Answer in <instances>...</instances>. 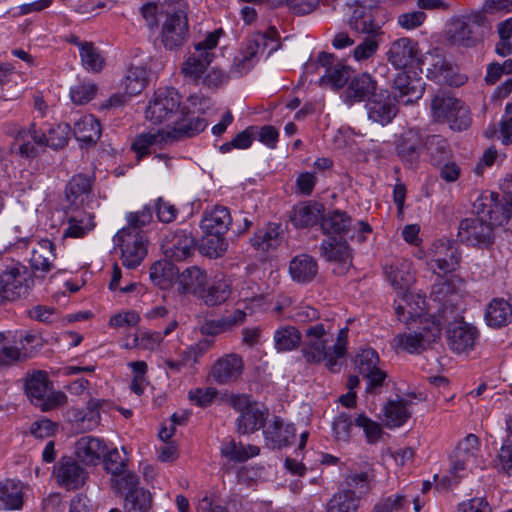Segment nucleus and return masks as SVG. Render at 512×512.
<instances>
[{
	"mask_svg": "<svg viewBox=\"0 0 512 512\" xmlns=\"http://www.w3.org/2000/svg\"><path fill=\"white\" fill-rule=\"evenodd\" d=\"M112 487L117 493L131 492L137 488L139 483L138 476L133 472H127L126 469L119 474H111Z\"/></svg>",
	"mask_w": 512,
	"mask_h": 512,
	"instance_id": "e2e57ef3",
	"label": "nucleus"
},
{
	"mask_svg": "<svg viewBox=\"0 0 512 512\" xmlns=\"http://www.w3.org/2000/svg\"><path fill=\"white\" fill-rule=\"evenodd\" d=\"M221 456L233 462H245L248 460L245 445L237 443L233 438H227L221 443Z\"/></svg>",
	"mask_w": 512,
	"mask_h": 512,
	"instance_id": "680f3d73",
	"label": "nucleus"
},
{
	"mask_svg": "<svg viewBox=\"0 0 512 512\" xmlns=\"http://www.w3.org/2000/svg\"><path fill=\"white\" fill-rule=\"evenodd\" d=\"M232 223V217L227 207L216 205L203 213L200 227L204 233L225 235Z\"/></svg>",
	"mask_w": 512,
	"mask_h": 512,
	"instance_id": "bb28decb",
	"label": "nucleus"
},
{
	"mask_svg": "<svg viewBox=\"0 0 512 512\" xmlns=\"http://www.w3.org/2000/svg\"><path fill=\"white\" fill-rule=\"evenodd\" d=\"M228 243L224 235L204 233L198 245L199 252L209 258H219L227 250Z\"/></svg>",
	"mask_w": 512,
	"mask_h": 512,
	"instance_id": "603ef678",
	"label": "nucleus"
},
{
	"mask_svg": "<svg viewBox=\"0 0 512 512\" xmlns=\"http://www.w3.org/2000/svg\"><path fill=\"white\" fill-rule=\"evenodd\" d=\"M418 69L425 71L426 77L441 85L460 87L465 84L468 77L457 72V67L451 64L437 50L422 55Z\"/></svg>",
	"mask_w": 512,
	"mask_h": 512,
	"instance_id": "0eeeda50",
	"label": "nucleus"
},
{
	"mask_svg": "<svg viewBox=\"0 0 512 512\" xmlns=\"http://www.w3.org/2000/svg\"><path fill=\"white\" fill-rule=\"evenodd\" d=\"M231 291L232 281L230 278L225 276L215 277L207 288L204 286L199 298L207 306H218L230 297Z\"/></svg>",
	"mask_w": 512,
	"mask_h": 512,
	"instance_id": "2f4dec72",
	"label": "nucleus"
},
{
	"mask_svg": "<svg viewBox=\"0 0 512 512\" xmlns=\"http://www.w3.org/2000/svg\"><path fill=\"white\" fill-rule=\"evenodd\" d=\"M422 55L418 42L408 37H402L393 41L387 51V59L396 69L408 67L418 69Z\"/></svg>",
	"mask_w": 512,
	"mask_h": 512,
	"instance_id": "2eb2a0df",
	"label": "nucleus"
},
{
	"mask_svg": "<svg viewBox=\"0 0 512 512\" xmlns=\"http://www.w3.org/2000/svg\"><path fill=\"white\" fill-rule=\"evenodd\" d=\"M383 414L385 425L388 428H392L404 425L412 413L409 409V402L402 398H397L387 401L383 408Z\"/></svg>",
	"mask_w": 512,
	"mask_h": 512,
	"instance_id": "a19ab883",
	"label": "nucleus"
},
{
	"mask_svg": "<svg viewBox=\"0 0 512 512\" xmlns=\"http://www.w3.org/2000/svg\"><path fill=\"white\" fill-rule=\"evenodd\" d=\"M180 109V95L174 88H161L146 109V119L153 124L172 120Z\"/></svg>",
	"mask_w": 512,
	"mask_h": 512,
	"instance_id": "9d476101",
	"label": "nucleus"
},
{
	"mask_svg": "<svg viewBox=\"0 0 512 512\" xmlns=\"http://www.w3.org/2000/svg\"><path fill=\"white\" fill-rule=\"evenodd\" d=\"M23 382L27 398L41 411H50L67 403L66 394L53 389V384L45 371H28Z\"/></svg>",
	"mask_w": 512,
	"mask_h": 512,
	"instance_id": "7ed1b4c3",
	"label": "nucleus"
},
{
	"mask_svg": "<svg viewBox=\"0 0 512 512\" xmlns=\"http://www.w3.org/2000/svg\"><path fill=\"white\" fill-rule=\"evenodd\" d=\"M70 125L67 123L57 124L48 130V133L40 132V137L44 138L43 147L49 146L53 149L63 148L69 139Z\"/></svg>",
	"mask_w": 512,
	"mask_h": 512,
	"instance_id": "5fc2aeb1",
	"label": "nucleus"
},
{
	"mask_svg": "<svg viewBox=\"0 0 512 512\" xmlns=\"http://www.w3.org/2000/svg\"><path fill=\"white\" fill-rule=\"evenodd\" d=\"M446 337L449 348L456 353H462L474 347L478 331L463 321H456L448 325Z\"/></svg>",
	"mask_w": 512,
	"mask_h": 512,
	"instance_id": "412c9836",
	"label": "nucleus"
},
{
	"mask_svg": "<svg viewBox=\"0 0 512 512\" xmlns=\"http://www.w3.org/2000/svg\"><path fill=\"white\" fill-rule=\"evenodd\" d=\"M441 122H446L452 130L463 131L471 125L468 106L461 102L455 111H451Z\"/></svg>",
	"mask_w": 512,
	"mask_h": 512,
	"instance_id": "052dcab7",
	"label": "nucleus"
},
{
	"mask_svg": "<svg viewBox=\"0 0 512 512\" xmlns=\"http://www.w3.org/2000/svg\"><path fill=\"white\" fill-rule=\"evenodd\" d=\"M395 153L403 166L416 170L421 161L424 149V136L416 129H408L395 139Z\"/></svg>",
	"mask_w": 512,
	"mask_h": 512,
	"instance_id": "f8f14e48",
	"label": "nucleus"
},
{
	"mask_svg": "<svg viewBox=\"0 0 512 512\" xmlns=\"http://www.w3.org/2000/svg\"><path fill=\"white\" fill-rule=\"evenodd\" d=\"M332 324L329 320L310 324L304 331L301 343V354L308 364H318L326 361L330 370L338 364L331 353L328 344L332 341Z\"/></svg>",
	"mask_w": 512,
	"mask_h": 512,
	"instance_id": "f03ea898",
	"label": "nucleus"
},
{
	"mask_svg": "<svg viewBox=\"0 0 512 512\" xmlns=\"http://www.w3.org/2000/svg\"><path fill=\"white\" fill-rule=\"evenodd\" d=\"M196 247L195 237L184 229L169 232L162 243L164 255L174 261L186 260L194 254Z\"/></svg>",
	"mask_w": 512,
	"mask_h": 512,
	"instance_id": "dca6fc26",
	"label": "nucleus"
},
{
	"mask_svg": "<svg viewBox=\"0 0 512 512\" xmlns=\"http://www.w3.org/2000/svg\"><path fill=\"white\" fill-rule=\"evenodd\" d=\"M95 227L94 214L84 210H74L67 215V228L64 238H82Z\"/></svg>",
	"mask_w": 512,
	"mask_h": 512,
	"instance_id": "c9c22d12",
	"label": "nucleus"
},
{
	"mask_svg": "<svg viewBox=\"0 0 512 512\" xmlns=\"http://www.w3.org/2000/svg\"><path fill=\"white\" fill-rule=\"evenodd\" d=\"M334 61L335 57L333 54L321 52L318 55L317 61L307 64L306 69H311L314 72L319 66L325 68V72L319 80V85L338 90L348 84L350 68L339 62L335 64Z\"/></svg>",
	"mask_w": 512,
	"mask_h": 512,
	"instance_id": "ddd939ff",
	"label": "nucleus"
},
{
	"mask_svg": "<svg viewBox=\"0 0 512 512\" xmlns=\"http://www.w3.org/2000/svg\"><path fill=\"white\" fill-rule=\"evenodd\" d=\"M289 273L293 281L299 284L312 282L318 274V263L309 254H299L289 263Z\"/></svg>",
	"mask_w": 512,
	"mask_h": 512,
	"instance_id": "cd10ccee",
	"label": "nucleus"
},
{
	"mask_svg": "<svg viewBox=\"0 0 512 512\" xmlns=\"http://www.w3.org/2000/svg\"><path fill=\"white\" fill-rule=\"evenodd\" d=\"M126 219L128 225L116 233L113 241L121 249L123 266L135 269L147 255L148 241L141 228L152 221L151 208L144 206L141 211L130 212Z\"/></svg>",
	"mask_w": 512,
	"mask_h": 512,
	"instance_id": "f257e3e1",
	"label": "nucleus"
},
{
	"mask_svg": "<svg viewBox=\"0 0 512 512\" xmlns=\"http://www.w3.org/2000/svg\"><path fill=\"white\" fill-rule=\"evenodd\" d=\"M351 227V216L346 211L340 209L324 212L320 221L321 231L328 237L345 238Z\"/></svg>",
	"mask_w": 512,
	"mask_h": 512,
	"instance_id": "a878e982",
	"label": "nucleus"
},
{
	"mask_svg": "<svg viewBox=\"0 0 512 512\" xmlns=\"http://www.w3.org/2000/svg\"><path fill=\"white\" fill-rule=\"evenodd\" d=\"M281 224L268 223L258 229L250 239L251 245L262 252L275 250L282 242Z\"/></svg>",
	"mask_w": 512,
	"mask_h": 512,
	"instance_id": "72a5a7b5",
	"label": "nucleus"
},
{
	"mask_svg": "<svg viewBox=\"0 0 512 512\" xmlns=\"http://www.w3.org/2000/svg\"><path fill=\"white\" fill-rule=\"evenodd\" d=\"M499 41L495 46V52L501 57L512 54V17L497 24Z\"/></svg>",
	"mask_w": 512,
	"mask_h": 512,
	"instance_id": "4d7b16f0",
	"label": "nucleus"
},
{
	"mask_svg": "<svg viewBox=\"0 0 512 512\" xmlns=\"http://www.w3.org/2000/svg\"><path fill=\"white\" fill-rule=\"evenodd\" d=\"M189 106L181 110V119L174 120L175 126L166 132V137L173 140L194 137L204 131L208 125L205 118L196 113L204 112L209 106L210 100L204 96L191 95L187 99Z\"/></svg>",
	"mask_w": 512,
	"mask_h": 512,
	"instance_id": "20e7f679",
	"label": "nucleus"
},
{
	"mask_svg": "<svg viewBox=\"0 0 512 512\" xmlns=\"http://www.w3.org/2000/svg\"><path fill=\"white\" fill-rule=\"evenodd\" d=\"M260 43L257 40L249 41L246 48L235 57L230 69V74L234 77L246 74L257 62Z\"/></svg>",
	"mask_w": 512,
	"mask_h": 512,
	"instance_id": "c03bdc74",
	"label": "nucleus"
},
{
	"mask_svg": "<svg viewBox=\"0 0 512 512\" xmlns=\"http://www.w3.org/2000/svg\"><path fill=\"white\" fill-rule=\"evenodd\" d=\"M105 449L104 442L93 436H83L75 444L77 458L87 465L98 464Z\"/></svg>",
	"mask_w": 512,
	"mask_h": 512,
	"instance_id": "c756f323",
	"label": "nucleus"
},
{
	"mask_svg": "<svg viewBox=\"0 0 512 512\" xmlns=\"http://www.w3.org/2000/svg\"><path fill=\"white\" fill-rule=\"evenodd\" d=\"M320 253L329 262L346 264L351 260V249L345 238L324 239L320 245Z\"/></svg>",
	"mask_w": 512,
	"mask_h": 512,
	"instance_id": "4c0bfd02",
	"label": "nucleus"
},
{
	"mask_svg": "<svg viewBox=\"0 0 512 512\" xmlns=\"http://www.w3.org/2000/svg\"><path fill=\"white\" fill-rule=\"evenodd\" d=\"M424 92V83L420 77L407 72L398 73L393 81L392 94L395 101L405 105L420 99Z\"/></svg>",
	"mask_w": 512,
	"mask_h": 512,
	"instance_id": "6ab92c4d",
	"label": "nucleus"
},
{
	"mask_svg": "<svg viewBox=\"0 0 512 512\" xmlns=\"http://www.w3.org/2000/svg\"><path fill=\"white\" fill-rule=\"evenodd\" d=\"M354 424L363 428L369 443L377 442L382 436L383 431L381 426L377 422L368 418L365 414H359L355 418Z\"/></svg>",
	"mask_w": 512,
	"mask_h": 512,
	"instance_id": "338daca9",
	"label": "nucleus"
},
{
	"mask_svg": "<svg viewBox=\"0 0 512 512\" xmlns=\"http://www.w3.org/2000/svg\"><path fill=\"white\" fill-rule=\"evenodd\" d=\"M73 134L80 142L95 144L101 136L100 123L92 115L84 116L74 123Z\"/></svg>",
	"mask_w": 512,
	"mask_h": 512,
	"instance_id": "a18cd8bd",
	"label": "nucleus"
},
{
	"mask_svg": "<svg viewBox=\"0 0 512 512\" xmlns=\"http://www.w3.org/2000/svg\"><path fill=\"white\" fill-rule=\"evenodd\" d=\"M232 408L239 413L236 419V431L248 435L265 428L269 414L268 408L254 401L247 394L232 395L229 399Z\"/></svg>",
	"mask_w": 512,
	"mask_h": 512,
	"instance_id": "39448f33",
	"label": "nucleus"
},
{
	"mask_svg": "<svg viewBox=\"0 0 512 512\" xmlns=\"http://www.w3.org/2000/svg\"><path fill=\"white\" fill-rule=\"evenodd\" d=\"M408 497L397 493L381 497L374 505L371 512H400L408 507Z\"/></svg>",
	"mask_w": 512,
	"mask_h": 512,
	"instance_id": "bf43d9fd",
	"label": "nucleus"
},
{
	"mask_svg": "<svg viewBox=\"0 0 512 512\" xmlns=\"http://www.w3.org/2000/svg\"><path fill=\"white\" fill-rule=\"evenodd\" d=\"M176 282L182 294H192L199 298L204 286L207 284V274L197 266H191L178 272Z\"/></svg>",
	"mask_w": 512,
	"mask_h": 512,
	"instance_id": "c85d7f7f",
	"label": "nucleus"
},
{
	"mask_svg": "<svg viewBox=\"0 0 512 512\" xmlns=\"http://www.w3.org/2000/svg\"><path fill=\"white\" fill-rule=\"evenodd\" d=\"M57 483L67 490H76L82 487L88 478V472L76 459L63 456L54 467Z\"/></svg>",
	"mask_w": 512,
	"mask_h": 512,
	"instance_id": "a211bd4d",
	"label": "nucleus"
},
{
	"mask_svg": "<svg viewBox=\"0 0 512 512\" xmlns=\"http://www.w3.org/2000/svg\"><path fill=\"white\" fill-rule=\"evenodd\" d=\"M377 82L368 73H362L348 82L342 94L343 101L348 105L371 100L377 95Z\"/></svg>",
	"mask_w": 512,
	"mask_h": 512,
	"instance_id": "4be33fe9",
	"label": "nucleus"
},
{
	"mask_svg": "<svg viewBox=\"0 0 512 512\" xmlns=\"http://www.w3.org/2000/svg\"><path fill=\"white\" fill-rule=\"evenodd\" d=\"M378 363V353L372 348L361 350L355 357L356 368L362 376L375 369Z\"/></svg>",
	"mask_w": 512,
	"mask_h": 512,
	"instance_id": "0e129e2a",
	"label": "nucleus"
},
{
	"mask_svg": "<svg viewBox=\"0 0 512 512\" xmlns=\"http://www.w3.org/2000/svg\"><path fill=\"white\" fill-rule=\"evenodd\" d=\"M24 484L19 480L6 479L0 482V502L7 510H20L23 507Z\"/></svg>",
	"mask_w": 512,
	"mask_h": 512,
	"instance_id": "58836bf2",
	"label": "nucleus"
},
{
	"mask_svg": "<svg viewBox=\"0 0 512 512\" xmlns=\"http://www.w3.org/2000/svg\"><path fill=\"white\" fill-rule=\"evenodd\" d=\"M419 323L421 326L417 330L397 334L393 338L394 345L409 353H419L440 337L441 330L437 324L423 322L422 319Z\"/></svg>",
	"mask_w": 512,
	"mask_h": 512,
	"instance_id": "9b49d317",
	"label": "nucleus"
},
{
	"mask_svg": "<svg viewBox=\"0 0 512 512\" xmlns=\"http://www.w3.org/2000/svg\"><path fill=\"white\" fill-rule=\"evenodd\" d=\"M79 47L80 58L83 67L92 72H99L105 64V60L100 54L99 50L92 42H78L74 41Z\"/></svg>",
	"mask_w": 512,
	"mask_h": 512,
	"instance_id": "864d4df0",
	"label": "nucleus"
},
{
	"mask_svg": "<svg viewBox=\"0 0 512 512\" xmlns=\"http://www.w3.org/2000/svg\"><path fill=\"white\" fill-rule=\"evenodd\" d=\"M97 86L93 83L76 85L70 90V97L74 104L83 105L90 102L96 95Z\"/></svg>",
	"mask_w": 512,
	"mask_h": 512,
	"instance_id": "774afa93",
	"label": "nucleus"
},
{
	"mask_svg": "<svg viewBox=\"0 0 512 512\" xmlns=\"http://www.w3.org/2000/svg\"><path fill=\"white\" fill-rule=\"evenodd\" d=\"M244 370V362L240 355L225 354L213 364L211 376L219 385H226L237 381Z\"/></svg>",
	"mask_w": 512,
	"mask_h": 512,
	"instance_id": "aec40b11",
	"label": "nucleus"
},
{
	"mask_svg": "<svg viewBox=\"0 0 512 512\" xmlns=\"http://www.w3.org/2000/svg\"><path fill=\"white\" fill-rule=\"evenodd\" d=\"M178 275V268L169 261H157L150 267L152 283L161 289L169 288Z\"/></svg>",
	"mask_w": 512,
	"mask_h": 512,
	"instance_id": "de8ad7c7",
	"label": "nucleus"
},
{
	"mask_svg": "<svg viewBox=\"0 0 512 512\" xmlns=\"http://www.w3.org/2000/svg\"><path fill=\"white\" fill-rule=\"evenodd\" d=\"M325 207L317 201H307L294 208L291 221L296 228H308L320 224Z\"/></svg>",
	"mask_w": 512,
	"mask_h": 512,
	"instance_id": "7c9ffc66",
	"label": "nucleus"
},
{
	"mask_svg": "<svg viewBox=\"0 0 512 512\" xmlns=\"http://www.w3.org/2000/svg\"><path fill=\"white\" fill-rule=\"evenodd\" d=\"M494 225L481 217H468L459 222L458 240L472 247L488 248L495 240Z\"/></svg>",
	"mask_w": 512,
	"mask_h": 512,
	"instance_id": "1a4fd4ad",
	"label": "nucleus"
},
{
	"mask_svg": "<svg viewBox=\"0 0 512 512\" xmlns=\"http://www.w3.org/2000/svg\"><path fill=\"white\" fill-rule=\"evenodd\" d=\"M461 102V100L445 93L436 94L431 102L434 117L441 122L451 111H455Z\"/></svg>",
	"mask_w": 512,
	"mask_h": 512,
	"instance_id": "6e6d98bb",
	"label": "nucleus"
},
{
	"mask_svg": "<svg viewBox=\"0 0 512 512\" xmlns=\"http://www.w3.org/2000/svg\"><path fill=\"white\" fill-rule=\"evenodd\" d=\"M295 435V427L291 424H284L278 416H274L273 420L263 429L266 446L272 449H282L291 445Z\"/></svg>",
	"mask_w": 512,
	"mask_h": 512,
	"instance_id": "5701e85b",
	"label": "nucleus"
},
{
	"mask_svg": "<svg viewBox=\"0 0 512 512\" xmlns=\"http://www.w3.org/2000/svg\"><path fill=\"white\" fill-rule=\"evenodd\" d=\"M94 175H74L66 186V197L72 203H77L82 196H88L92 191Z\"/></svg>",
	"mask_w": 512,
	"mask_h": 512,
	"instance_id": "3c124183",
	"label": "nucleus"
},
{
	"mask_svg": "<svg viewBox=\"0 0 512 512\" xmlns=\"http://www.w3.org/2000/svg\"><path fill=\"white\" fill-rule=\"evenodd\" d=\"M213 58V52L195 50L183 62L181 71L186 78H189L196 84H200V79H202L203 75L207 72V68L213 61Z\"/></svg>",
	"mask_w": 512,
	"mask_h": 512,
	"instance_id": "473e14b6",
	"label": "nucleus"
},
{
	"mask_svg": "<svg viewBox=\"0 0 512 512\" xmlns=\"http://www.w3.org/2000/svg\"><path fill=\"white\" fill-rule=\"evenodd\" d=\"M56 259L55 245L49 239H41L32 249L30 265L33 271L49 272Z\"/></svg>",
	"mask_w": 512,
	"mask_h": 512,
	"instance_id": "f704fd0d",
	"label": "nucleus"
},
{
	"mask_svg": "<svg viewBox=\"0 0 512 512\" xmlns=\"http://www.w3.org/2000/svg\"><path fill=\"white\" fill-rule=\"evenodd\" d=\"M479 440L474 434L467 435L460 441L454 454L451 456V474L456 478L464 476L466 470H472L479 464Z\"/></svg>",
	"mask_w": 512,
	"mask_h": 512,
	"instance_id": "4468645a",
	"label": "nucleus"
},
{
	"mask_svg": "<svg viewBox=\"0 0 512 512\" xmlns=\"http://www.w3.org/2000/svg\"><path fill=\"white\" fill-rule=\"evenodd\" d=\"M147 206L151 208L152 212L155 211L158 220L162 223H171L178 215V209L175 205L162 197H159L153 206Z\"/></svg>",
	"mask_w": 512,
	"mask_h": 512,
	"instance_id": "69168bd1",
	"label": "nucleus"
},
{
	"mask_svg": "<svg viewBox=\"0 0 512 512\" xmlns=\"http://www.w3.org/2000/svg\"><path fill=\"white\" fill-rule=\"evenodd\" d=\"M150 503V493L144 489L136 488L126 494L124 507L127 512H146Z\"/></svg>",
	"mask_w": 512,
	"mask_h": 512,
	"instance_id": "13d9d810",
	"label": "nucleus"
},
{
	"mask_svg": "<svg viewBox=\"0 0 512 512\" xmlns=\"http://www.w3.org/2000/svg\"><path fill=\"white\" fill-rule=\"evenodd\" d=\"M475 217L488 219L494 225H506L512 231V202L500 199L498 193L483 192L473 202Z\"/></svg>",
	"mask_w": 512,
	"mask_h": 512,
	"instance_id": "6e6552de",
	"label": "nucleus"
},
{
	"mask_svg": "<svg viewBox=\"0 0 512 512\" xmlns=\"http://www.w3.org/2000/svg\"><path fill=\"white\" fill-rule=\"evenodd\" d=\"M303 335L292 325L281 326L274 332V347L277 352H290L301 346Z\"/></svg>",
	"mask_w": 512,
	"mask_h": 512,
	"instance_id": "79ce46f5",
	"label": "nucleus"
},
{
	"mask_svg": "<svg viewBox=\"0 0 512 512\" xmlns=\"http://www.w3.org/2000/svg\"><path fill=\"white\" fill-rule=\"evenodd\" d=\"M481 22L480 14L474 16L469 22L457 21L454 29L450 31L451 41L464 47H475L483 38Z\"/></svg>",
	"mask_w": 512,
	"mask_h": 512,
	"instance_id": "393cba45",
	"label": "nucleus"
},
{
	"mask_svg": "<svg viewBox=\"0 0 512 512\" xmlns=\"http://www.w3.org/2000/svg\"><path fill=\"white\" fill-rule=\"evenodd\" d=\"M383 269L386 278L399 291L402 300L408 304L413 297L410 287L415 280L411 262L405 259H397L391 264H385Z\"/></svg>",
	"mask_w": 512,
	"mask_h": 512,
	"instance_id": "f3484780",
	"label": "nucleus"
},
{
	"mask_svg": "<svg viewBox=\"0 0 512 512\" xmlns=\"http://www.w3.org/2000/svg\"><path fill=\"white\" fill-rule=\"evenodd\" d=\"M148 82V72L145 67L131 66L122 81L124 94L128 97L142 92Z\"/></svg>",
	"mask_w": 512,
	"mask_h": 512,
	"instance_id": "8fccbe9b",
	"label": "nucleus"
},
{
	"mask_svg": "<svg viewBox=\"0 0 512 512\" xmlns=\"http://www.w3.org/2000/svg\"><path fill=\"white\" fill-rule=\"evenodd\" d=\"M169 138L166 137V132L158 130L155 133H140L138 134L131 144V150L136 154L138 160L143 159L151 153L150 149L156 144L168 143Z\"/></svg>",
	"mask_w": 512,
	"mask_h": 512,
	"instance_id": "49530a36",
	"label": "nucleus"
},
{
	"mask_svg": "<svg viewBox=\"0 0 512 512\" xmlns=\"http://www.w3.org/2000/svg\"><path fill=\"white\" fill-rule=\"evenodd\" d=\"M349 26L352 30L364 34H375L380 29L375 23L370 9L357 5L349 18Z\"/></svg>",
	"mask_w": 512,
	"mask_h": 512,
	"instance_id": "09e8293b",
	"label": "nucleus"
},
{
	"mask_svg": "<svg viewBox=\"0 0 512 512\" xmlns=\"http://www.w3.org/2000/svg\"><path fill=\"white\" fill-rule=\"evenodd\" d=\"M424 149L432 165L438 166L448 161L452 155V149L446 138L433 134L424 137Z\"/></svg>",
	"mask_w": 512,
	"mask_h": 512,
	"instance_id": "ea45409f",
	"label": "nucleus"
},
{
	"mask_svg": "<svg viewBox=\"0 0 512 512\" xmlns=\"http://www.w3.org/2000/svg\"><path fill=\"white\" fill-rule=\"evenodd\" d=\"M361 496L352 489H343L335 493L327 503L326 512H357Z\"/></svg>",
	"mask_w": 512,
	"mask_h": 512,
	"instance_id": "37998d69",
	"label": "nucleus"
},
{
	"mask_svg": "<svg viewBox=\"0 0 512 512\" xmlns=\"http://www.w3.org/2000/svg\"><path fill=\"white\" fill-rule=\"evenodd\" d=\"M187 5L178 0L168 5L162 24L161 42L167 50H177L185 43L188 33Z\"/></svg>",
	"mask_w": 512,
	"mask_h": 512,
	"instance_id": "423d86ee",
	"label": "nucleus"
},
{
	"mask_svg": "<svg viewBox=\"0 0 512 512\" xmlns=\"http://www.w3.org/2000/svg\"><path fill=\"white\" fill-rule=\"evenodd\" d=\"M512 305L504 298H494L486 306L484 320L489 327L501 328L509 323Z\"/></svg>",
	"mask_w": 512,
	"mask_h": 512,
	"instance_id": "e433bc0d",
	"label": "nucleus"
},
{
	"mask_svg": "<svg viewBox=\"0 0 512 512\" xmlns=\"http://www.w3.org/2000/svg\"><path fill=\"white\" fill-rule=\"evenodd\" d=\"M368 118L377 124H389L398 113L397 106L390 98L388 91H380L366 104Z\"/></svg>",
	"mask_w": 512,
	"mask_h": 512,
	"instance_id": "b1692460",
	"label": "nucleus"
}]
</instances>
